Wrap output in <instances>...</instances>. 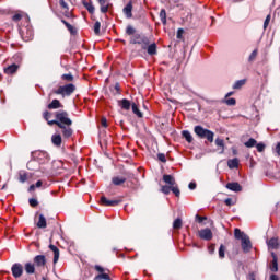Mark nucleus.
I'll return each mask as SVG.
<instances>
[{
  "label": "nucleus",
  "instance_id": "nucleus-13",
  "mask_svg": "<svg viewBox=\"0 0 280 280\" xmlns=\"http://www.w3.org/2000/svg\"><path fill=\"white\" fill-rule=\"evenodd\" d=\"M126 19H132V1H129L122 9Z\"/></svg>",
  "mask_w": 280,
  "mask_h": 280
},
{
  "label": "nucleus",
  "instance_id": "nucleus-59",
  "mask_svg": "<svg viewBox=\"0 0 280 280\" xmlns=\"http://www.w3.org/2000/svg\"><path fill=\"white\" fill-rule=\"evenodd\" d=\"M95 270H97V272H104V268L100 265L95 266Z\"/></svg>",
  "mask_w": 280,
  "mask_h": 280
},
{
  "label": "nucleus",
  "instance_id": "nucleus-22",
  "mask_svg": "<svg viewBox=\"0 0 280 280\" xmlns=\"http://www.w3.org/2000/svg\"><path fill=\"white\" fill-rule=\"evenodd\" d=\"M51 142H52L54 145H56L57 148H60V145H62V136H60V133L54 135V136L51 137Z\"/></svg>",
  "mask_w": 280,
  "mask_h": 280
},
{
  "label": "nucleus",
  "instance_id": "nucleus-45",
  "mask_svg": "<svg viewBox=\"0 0 280 280\" xmlns=\"http://www.w3.org/2000/svg\"><path fill=\"white\" fill-rule=\"evenodd\" d=\"M101 27H102V24L100 23V21L95 22V24H94V33H95L96 35L100 34V28H101Z\"/></svg>",
  "mask_w": 280,
  "mask_h": 280
},
{
  "label": "nucleus",
  "instance_id": "nucleus-8",
  "mask_svg": "<svg viewBox=\"0 0 280 280\" xmlns=\"http://www.w3.org/2000/svg\"><path fill=\"white\" fill-rule=\"evenodd\" d=\"M272 261L269 266L271 272H279V258L277 257L275 252H271Z\"/></svg>",
  "mask_w": 280,
  "mask_h": 280
},
{
  "label": "nucleus",
  "instance_id": "nucleus-44",
  "mask_svg": "<svg viewBox=\"0 0 280 280\" xmlns=\"http://www.w3.org/2000/svg\"><path fill=\"white\" fill-rule=\"evenodd\" d=\"M224 102L228 106H235V104H237V101H235V98H225Z\"/></svg>",
  "mask_w": 280,
  "mask_h": 280
},
{
  "label": "nucleus",
  "instance_id": "nucleus-64",
  "mask_svg": "<svg viewBox=\"0 0 280 280\" xmlns=\"http://www.w3.org/2000/svg\"><path fill=\"white\" fill-rule=\"evenodd\" d=\"M35 187H43V182L42 180H37L35 184Z\"/></svg>",
  "mask_w": 280,
  "mask_h": 280
},
{
  "label": "nucleus",
  "instance_id": "nucleus-56",
  "mask_svg": "<svg viewBox=\"0 0 280 280\" xmlns=\"http://www.w3.org/2000/svg\"><path fill=\"white\" fill-rule=\"evenodd\" d=\"M208 252L210 253V255H213V253H215V245H210L208 247Z\"/></svg>",
  "mask_w": 280,
  "mask_h": 280
},
{
  "label": "nucleus",
  "instance_id": "nucleus-15",
  "mask_svg": "<svg viewBox=\"0 0 280 280\" xmlns=\"http://www.w3.org/2000/svg\"><path fill=\"white\" fill-rule=\"evenodd\" d=\"M61 135L63 139H70V137L73 135V129H71V126L61 127Z\"/></svg>",
  "mask_w": 280,
  "mask_h": 280
},
{
  "label": "nucleus",
  "instance_id": "nucleus-53",
  "mask_svg": "<svg viewBox=\"0 0 280 280\" xmlns=\"http://www.w3.org/2000/svg\"><path fill=\"white\" fill-rule=\"evenodd\" d=\"M59 4L63 10H69V4H67L65 0H59Z\"/></svg>",
  "mask_w": 280,
  "mask_h": 280
},
{
  "label": "nucleus",
  "instance_id": "nucleus-16",
  "mask_svg": "<svg viewBox=\"0 0 280 280\" xmlns=\"http://www.w3.org/2000/svg\"><path fill=\"white\" fill-rule=\"evenodd\" d=\"M147 54L149 55V56H156V54H158V47H156V43H149V45L147 46Z\"/></svg>",
  "mask_w": 280,
  "mask_h": 280
},
{
  "label": "nucleus",
  "instance_id": "nucleus-23",
  "mask_svg": "<svg viewBox=\"0 0 280 280\" xmlns=\"http://www.w3.org/2000/svg\"><path fill=\"white\" fill-rule=\"evenodd\" d=\"M112 183H113V185H116V186L124 185V183H126V177L115 176L112 178Z\"/></svg>",
  "mask_w": 280,
  "mask_h": 280
},
{
  "label": "nucleus",
  "instance_id": "nucleus-6",
  "mask_svg": "<svg viewBox=\"0 0 280 280\" xmlns=\"http://www.w3.org/2000/svg\"><path fill=\"white\" fill-rule=\"evenodd\" d=\"M32 156L35 161H38V163H45V161H47V159L49 158L47 152L44 151H35L32 153Z\"/></svg>",
  "mask_w": 280,
  "mask_h": 280
},
{
  "label": "nucleus",
  "instance_id": "nucleus-9",
  "mask_svg": "<svg viewBox=\"0 0 280 280\" xmlns=\"http://www.w3.org/2000/svg\"><path fill=\"white\" fill-rule=\"evenodd\" d=\"M121 200L119 199H114V200H108L106 197H101V203L104 205V207H117Z\"/></svg>",
  "mask_w": 280,
  "mask_h": 280
},
{
  "label": "nucleus",
  "instance_id": "nucleus-4",
  "mask_svg": "<svg viewBox=\"0 0 280 280\" xmlns=\"http://www.w3.org/2000/svg\"><path fill=\"white\" fill-rule=\"evenodd\" d=\"M131 43L133 45H140L142 49H145V48H148V45L150 43V37H148L145 35H141V34H136L131 38Z\"/></svg>",
  "mask_w": 280,
  "mask_h": 280
},
{
  "label": "nucleus",
  "instance_id": "nucleus-49",
  "mask_svg": "<svg viewBox=\"0 0 280 280\" xmlns=\"http://www.w3.org/2000/svg\"><path fill=\"white\" fill-rule=\"evenodd\" d=\"M270 19H271L270 15H267V16H266V20H265V22H264V30H267V28H268V25H270Z\"/></svg>",
  "mask_w": 280,
  "mask_h": 280
},
{
  "label": "nucleus",
  "instance_id": "nucleus-17",
  "mask_svg": "<svg viewBox=\"0 0 280 280\" xmlns=\"http://www.w3.org/2000/svg\"><path fill=\"white\" fill-rule=\"evenodd\" d=\"M49 248L54 253V264H58V260L60 259V249H58L56 245H49Z\"/></svg>",
  "mask_w": 280,
  "mask_h": 280
},
{
  "label": "nucleus",
  "instance_id": "nucleus-48",
  "mask_svg": "<svg viewBox=\"0 0 280 280\" xmlns=\"http://www.w3.org/2000/svg\"><path fill=\"white\" fill-rule=\"evenodd\" d=\"M43 117H44V119H45V120L48 122V125H49V121H51V120H49V118L51 117V113H49V112H44Z\"/></svg>",
  "mask_w": 280,
  "mask_h": 280
},
{
  "label": "nucleus",
  "instance_id": "nucleus-39",
  "mask_svg": "<svg viewBox=\"0 0 280 280\" xmlns=\"http://www.w3.org/2000/svg\"><path fill=\"white\" fill-rule=\"evenodd\" d=\"M182 226H183V220L176 219V220L173 222V229H180Z\"/></svg>",
  "mask_w": 280,
  "mask_h": 280
},
{
  "label": "nucleus",
  "instance_id": "nucleus-28",
  "mask_svg": "<svg viewBox=\"0 0 280 280\" xmlns=\"http://www.w3.org/2000/svg\"><path fill=\"white\" fill-rule=\"evenodd\" d=\"M182 137H184V139H185L188 143H191V141H194V137L191 136V132H189L188 130L182 131Z\"/></svg>",
  "mask_w": 280,
  "mask_h": 280
},
{
  "label": "nucleus",
  "instance_id": "nucleus-46",
  "mask_svg": "<svg viewBox=\"0 0 280 280\" xmlns=\"http://www.w3.org/2000/svg\"><path fill=\"white\" fill-rule=\"evenodd\" d=\"M172 191V186H162V192L167 195Z\"/></svg>",
  "mask_w": 280,
  "mask_h": 280
},
{
  "label": "nucleus",
  "instance_id": "nucleus-36",
  "mask_svg": "<svg viewBox=\"0 0 280 280\" xmlns=\"http://www.w3.org/2000/svg\"><path fill=\"white\" fill-rule=\"evenodd\" d=\"M19 180H20V183H26L27 182V173L26 172H20L19 173Z\"/></svg>",
  "mask_w": 280,
  "mask_h": 280
},
{
  "label": "nucleus",
  "instance_id": "nucleus-35",
  "mask_svg": "<svg viewBox=\"0 0 280 280\" xmlns=\"http://www.w3.org/2000/svg\"><path fill=\"white\" fill-rule=\"evenodd\" d=\"M215 145H218V148H221V153L224 152V140L222 138L215 139Z\"/></svg>",
  "mask_w": 280,
  "mask_h": 280
},
{
  "label": "nucleus",
  "instance_id": "nucleus-57",
  "mask_svg": "<svg viewBox=\"0 0 280 280\" xmlns=\"http://www.w3.org/2000/svg\"><path fill=\"white\" fill-rule=\"evenodd\" d=\"M196 219L198 220L199 224L205 222V220H207V217H200V215H196Z\"/></svg>",
  "mask_w": 280,
  "mask_h": 280
},
{
  "label": "nucleus",
  "instance_id": "nucleus-10",
  "mask_svg": "<svg viewBox=\"0 0 280 280\" xmlns=\"http://www.w3.org/2000/svg\"><path fill=\"white\" fill-rule=\"evenodd\" d=\"M241 246L245 253H249L250 248H253V244L250 243V238L248 236H244L241 241Z\"/></svg>",
  "mask_w": 280,
  "mask_h": 280
},
{
  "label": "nucleus",
  "instance_id": "nucleus-43",
  "mask_svg": "<svg viewBox=\"0 0 280 280\" xmlns=\"http://www.w3.org/2000/svg\"><path fill=\"white\" fill-rule=\"evenodd\" d=\"M171 191H173V194H175L177 198L180 196V189H178V186H176V184L171 187Z\"/></svg>",
  "mask_w": 280,
  "mask_h": 280
},
{
  "label": "nucleus",
  "instance_id": "nucleus-26",
  "mask_svg": "<svg viewBox=\"0 0 280 280\" xmlns=\"http://www.w3.org/2000/svg\"><path fill=\"white\" fill-rule=\"evenodd\" d=\"M38 229H47V219H45V215L39 214V220L37 222Z\"/></svg>",
  "mask_w": 280,
  "mask_h": 280
},
{
  "label": "nucleus",
  "instance_id": "nucleus-37",
  "mask_svg": "<svg viewBox=\"0 0 280 280\" xmlns=\"http://www.w3.org/2000/svg\"><path fill=\"white\" fill-rule=\"evenodd\" d=\"M94 279L95 280H110V276H108V273H100Z\"/></svg>",
  "mask_w": 280,
  "mask_h": 280
},
{
  "label": "nucleus",
  "instance_id": "nucleus-63",
  "mask_svg": "<svg viewBox=\"0 0 280 280\" xmlns=\"http://www.w3.org/2000/svg\"><path fill=\"white\" fill-rule=\"evenodd\" d=\"M276 152H277V154H279V156H280V142L277 144V147H276Z\"/></svg>",
  "mask_w": 280,
  "mask_h": 280
},
{
  "label": "nucleus",
  "instance_id": "nucleus-62",
  "mask_svg": "<svg viewBox=\"0 0 280 280\" xmlns=\"http://www.w3.org/2000/svg\"><path fill=\"white\" fill-rule=\"evenodd\" d=\"M270 280H279V276L272 273V275L270 276Z\"/></svg>",
  "mask_w": 280,
  "mask_h": 280
},
{
  "label": "nucleus",
  "instance_id": "nucleus-20",
  "mask_svg": "<svg viewBox=\"0 0 280 280\" xmlns=\"http://www.w3.org/2000/svg\"><path fill=\"white\" fill-rule=\"evenodd\" d=\"M118 106H120L122 110H128L130 106H132V104H130V101H128V98H122L118 101Z\"/></svg>",
  "mask_w": 280,
  "mask_h": 280
},
{
  "label": "nucleus",
  "instance_id": "nucleus-34",
  "mask_svg": "<svg viewBox=\"0 0 280 280\" xmlns=\"http://www.w3.org/2000/svg\"><path fill=\"white\" fill-rule=\"evenodd\" d=\"M61 23H63V25H66L67 30L70 32V34H75V28L73 27V25L69 24V22L61 20Z\"/></svg>",
  "mask_w": 280,
  "mask_h": 280
},
{
  "label": "nucleus",
  "instance_id": "nucleus-14",
  "mask_svg": "<svg viewBox=\"0 0 280 280\" xmlns=\"http://www.w3.org/2000/svg\"><path fill=\"white\" fill-rule=\"evenodd\" d=\"M16 71H19V65H16V63H13V65L4 68V73L7 75H14V73H16Z\"/></svg>",
  "mask_w": 280,
  "mask_h": 280
},
{
  "label": "nucleus",
  "instance_id": "nucleus-52",
  "mask_svg": "<svg viewBox=\"0 0 280 280\" xmlns=\"http://www.w3.org/2000/svg\"><path fill=\"white\" fill-rule=\"evenodd\" d=\"M257 58V50H254L250 55H249V62H253V60H255Z\"/></svg>",
  "mask_w": 280,
  "mask_h": 280
},
{
  "label": "nucleus",
  "instance_id": "nucleus-30",
  "mask_svg": "<svg viewBox=\"0 0 280 280\" xmlns=\"http://www.w3.org/2000/svg\"><path fill=\"white\" fill-rule=\"evenodd\" d=\"M248 235L244 234V232L240 231V229H235L234 230V237H236V240H243V237H247Z\"/></svg>",
  "mask_w": 280,
  "mask_h": 280
},
{
  "label": "nucleus",
  "instance_id": "nucleus-42",
  "mask_svg": "<svg viewBox=\"0 0 280 280\" xmlns=\"http://www.w3.org/2000/svg\"><path fill=\"white\" fill-rule=\"evenodd\" d=\"M226 252V247H224V245H220L219 248V257L220 259H224V253Z\"/></svg>",
  "mask_w": 280,
  "mask_h": 280
},
{
  "label": "nucleus",
  "instance_id": "nucleus-1",
  "mask_svg": "<svg viewBox=\"0 0 280 280\" xmlns=\"http://www.w3.org/2000/svg\"><path fill=\"white\" fill-rule=\"evenodd\" d=\"M49 126H58L59 128H65L67 126H71L73 121L69 118V114L67 112H57L56 120L48 121Z\"/></svg>",
  "mask_w": 280,
  "mask_h": 280
},
{
  "label": "nucleus",
  "instance_id": "nucleus-21",
  "mask_svg": "<svg viewBox=\"0 0 280 280\" xmlns=\"http://www.w3.org/2000/svg\"><path fill=\"white\" fill-rule=\"evenodd\" d=\"M24 269L26 275H34L36 272V267L32 262H26Z\"/></svg>",
  "mask_w": 280,
  "mask_h": 280
},
{
  "label": "nucleus",
  "instance_id": "nucleus-25",
  "mask_svg": "<svg viewBox=\"0 0 280 280\" xmlns=\"http://www.w3.org/2000/svg\"><path fill=\"white\" fill-rule=\"evenodd\" d=\"M163 180H164V183H166V185H170L171 187L176 185V179H174V177L172 175H164Z\"/></svg>",
  "mask_w": 280,
  "mask_h": 280
},
{
  "label": "nucleus",
  "instance_id": "nucleus-2",
  "mask_svg": "<svg viewBox=\"0 0 280 280\" xmlns=\"http://www.w3.org/2000/svg\"><path fill=\"white\" fill-rule=\"evenodd\" d=\"M195 135H198L200 139H207L210 143H213V137L215 133L209 129H205L202 126L195 127Z\"/></svg>",
  "mask_w": 280,
  "mask_h": 280
},
{
  "label": "nucleus",
  "instance_id": "nucleus-18",
  "mask_svg": "<svg viewBox=\"0 0 280 280\" xmlns=\"http://www.w3.org/2000/svg\"><path fill=\"white\" fill-rule=\"evenodd\" d=\"M226 189H230V191H242V186L240 185V183H228L226 184Z\"/></svg>",
  "mask_w": 280,
  "mask_h": 280
},
{
  "label": "nucleus",
  "instance_id": "nucleus-11",
  "mask_svg": "<svg viewBox=\"0 0 280 280\" xmlns=\"http://www.w3.org/2000/svg\"><path fill=\"white\" fill-rule=\"evenodd\" d=\"M33 261L37 268H43L45 264H47V258L45 255H37L34 257Z\"/></svg>",
  "mask_w": 280,
  "mask_h": 280
},
{
  "label": "nucleus",
  "instance_id": "nucleus-29",
  "mask_svg": "<svg viewBox=\"0 0 280 280\" xmlns=\"http://www.w3.org/2000/svg\"><path fill=\"white\" fill-rule=\"evenodd\" d=\"M83 5L90 14H95V7L93 5V2H83Z\"/></svg>",
  "mask_w": 280,
  "mask_h": 280
},
{
  "label": "nucleus",
  "instance_id": "nucleus-24",
  "mask_svg": "<svg viewBox=\"0 0 280 280\" xmlns=\"http://www.w3.org/2000/svg\"><path fill=\"white\" fill-rule=\"evenodd\" d=\"M49 110H56V108H62V104H60V101L52 100L50 104H48Z\"/></svg>",
  "mask_w": 280,
  "mask_h": 280
},
{
  "label": "nucleus",
  "instance_id": "nucleus-32",
  "mask_svg": "<svg viewBox=\"0 0 280 280\" xmlns=\"http://www.w3.org/2000/svg\"><path fill=\"white\" fill-rule=\"evenodd\" d=\"M160 19H161V22L163 23V25H165V23H167V12L165 11V9H162L160 11Z\"/></svg>",
  "mask_w": 280,
  "mask_h": 280
},
{
  "label": "nucleus",
  "instance_id": "nucleus-60",
  "mask_svg": "<svg viewBox=\"0 0 280 280\" xmlns=\"http://www.w3.org/2000/svg\"><path fill=\"white\" fill-rule=\"evenodd\" d=\"M21 19H22L21 14L13 15V21H21Z\"/></svg>",
  "mask_w": 280,
  "mask_h": 280
},
{
  "label": "nucleus",
  "instance_id": "nucleus-7",
  "mask_svg": "<svg viewBox=\"0 0 280 280\" xmlns=\"http://www.w3.org/2000/svg\"><path fill=\"white\" fill-rule=\"evenodd\" d=\"M11 272L14 277V279H19L20 277L23 276V265L16 262L12 266Z\"/></svg>",
  "mask_w": 280,
  "mask_h": 280
},
{
  "label": "nucleus",
  "instance_id": "nucleus-55",
  "mask_svg": "<svg viewBox=\"0 0 280 280\" xmlns=\"http://www.w3.org/2000/svg\"><path fill=\"white\" fill-rule=\"evenodd\" d=\"M183 34H185V31L183 28L177 30V38H183Z\"/></svg>",
  "mask_w": 280,
  "mask_h": 280
},
{
  "label": "nucleus",
  "instance_id": "nucleus-33",
  "mask_svg": "<svg viewBox=\"0 0 280 280\" xmlns=\"http://www.w3.org/2000/svg\"><path fill=\"white\" fill-rule=\"evenodd\" d=\"M245 148H255L257 145V140L250 138L247 142L244 143Z\"/></svg>",
  "mask_w": 280,
  "mask_h": 280
},
{
  "label": "nucleus",
  "instance_id": "nucleus-19",
  "mask_svg": "<svg viewBox=\"0 0 280 280\" xmlns=\"http://www.w3.org/2000/svg\"><path fill=\"white\" fill-rule=\"evenodd\" d=\"M228 167L230 170H237V167H240V159L234 158L232 160L228 161Z\"/></svg>",
  "mask_w": 280,
  "mask_h": 280
},
{
  "label": "nucleus",
  "instance_id": "nucleus-54",
  "mask_svg": "<svg viewBox=\"0 0 280 280\" xmlns=\"http://www.w3.org/2000/svg\"><path fill=\"white\" fill-rule=\"evenodd\" d=\"M224 202H225V205H226L228 207H233V205H234V202H233V199H232V198H228V199H225V200H224Z\"/></svg>",
  "mask_w": 280,
  "mask_h": 280
},
{
  "label": "nucleus",
  "instance_id": "nucleus-38",
  "mask_svg": "<svg viewBox=\"0 0 280 280\" xmlns=\"http://www.w3.org/2000/svg\"><path fill=\"white\" fill-rule=\"evenodd\" d=\"M244 84H246V80H238L233 84V89H242V86H244Z\"/></svg>",
  "mask_w": 280,
  "mask_h": 280
},
{
  "label": "nucleus",
  "instance_id": "nucleus-41",
  "mask_svg": "<svg viewBox=\"0 0 280 280\" xmlns=\"http://www.w3.org/2000/svg\"><path fill=\"white\" fill-rule=\"evenodd\" d=\"M256 150L257 152H264V150H266V144H264V142H256Z\"/></svg>",
  "mask_w": 280,
  "mask_h": 280
},
{
  "label": "nucleus",
  "instance_id": "nucleus-50",
  "mask_svg": "<svg viewBox=\"0 0 280 280\" xmlns=\"http://www.w3.org/2000/svg\"><path fill=\"white\" fill-rule=\"evenodd\" d=\"M158 159L159 161H161L162 163H167V159L165 158V155L163 153H159L158 154Z\"/></svg>",
  "mask_w": 280,
  "mask_h": 280
},
{
  "label": "nucleus",
  "instance_id": "nucleus-61",
  "mask_svg": "<svg viewBox=\"0 0 280 280\" xmlns=\"http://www.w3.org/2000/svg\"><path fill=\"white\" fill-rule=\"evenodd\" d=\"M189 189L194 190L196 189V183L191 182L189 185H188Z\"/></svg>",
  "mask_w": 280,
  "mask_h": 280
},
{
  "label": "nucleus",
  "instance_id": "nucleus-47",
  "mask_svg": "<svg viewBox=\"0 0 280 280\" xmlns=\"http://www.w3.org/2000/svg\"><path fill=\"white\" fill-rule=\"evenodd\" d=\"M126 34H128V36H132V34H135V27H132L130 25L127 26Z\"/></svg>",
  "mask_w": 280,
  "mask_h": 280
},
{
  "label": "nucleus",
  "instance_id": "nucleus-58",
  "mask_svg": "<svg viewBox=\"0 0 280 280\" xmlns=\"http://www.w3.org/2000/svg\"><path fill=\"white\" fill-rule=\"evenodd\" d=\"M101 124H102L103 128L108 127V122H107L106 118H102Z\"/></svg>",
  "mask_w": 280,
  "mask_h": 280
},
{
  "label": "nucleus",
  "instance_id": "nucleus-5",
  "mask_svg": "<svg viewBox=\"0 0 280 280\" xmlns=\"http://www.w3.org/2000/svg\"><path fill=\"white\" fill-rule=\"evenodd\" d=\"M198 235H199L200 240H205L206 242L213 240V232L209 228L200 230L198 232Z\"/></svg>",
  "mask_w": 280,
  "mask_h": 280
},
{
  "label": "nucleus",
  "instance_id": "nucleus-51",
  "mask_svg": "<svg viewBox=\"0 0 280 280\" xmlns=\"http://www.w3.org/2000/svg\"><path fill=\"white\" fill-rule=\"evenodd\" d=\"M28 202H30L31 207H38V200L37 199L32 198V199L28 200Z\"/></svg>",
  "mask_w": 280,
  "mask_h": 280
},
{
  "label": "nucleus",
  "instance_id": "nucleus-12",
  "mask_svg": "<svg viewBox=\"0 0 280 280\" xmlns=\"http://www.w3.org/2000/svg\"><path fill=\"white\" fill-rule=\"evenodd\" d=\"M267 246L269 248V250H277V248H279L280 244H279V237H272L270 240L267 241Z\"/></svg>",
  "mask_w": 280,
  "mask_h": 280
},
{
  "label": "nucleus",
  "instance_id": "nucleus-40",
  "mask_svg": "<svg viewBox=\"0 0 280 280\" xmlns=\"http://www.w3.org/2000/svg\"><path fill=\"white\" fill-rule=\"evenodd\" d=\"M61 79L66 80V82H73V74H71V73L62 74Z\"/></svg>",
  "mask_w": 280,
  "mask_h": 280
},
{
  "label": "nucleus",
  "instance_id": "nucleus-27",
  "mask_svg": "<svg viewBox=\"0 0 280 280\" xmlns=\"http://www.w3.org/2000/svg\"><path fill=\"white\" fill-rule=\"evenodd\" d=\"M101 5V12L106 14L108 12V0H97Z\"/></svg>",
  "mask_w": 280,
  "mask_h": 280
},
{
  "label": "nucleus",
  "instance_id": "nucleus-31",
  "mask_svg": "<svg viewBox=\"0 0 280 280\" xmlns=\"http://www.w3.org/2000/svg\"><path fill=\"white\" fill-rule=\"evenodd\" d=\"M131 108H132V113L133 115H137V117H143V113H141V110H139V107L137 106V104H132L131 105Z\"/></svg>",
  "mask_w": 280,
  "mask_h": 280
},
{
  "label": "nucleus",
  "instance_id": "nucleus-3",
  "mask_svg": "<svg viewBox=\"0 0 280 280\" xmlns=\"http://www.w3.org/2000/svg\"><path fill=\"white\" fill-rule=\"evenodd\" d=\"M75 92V85L70 83L66 85L59 86L56 91V95H62V97H69L71 94Z\"/></svg>",
  "mask_w": 280,
  "mask_h": 280
}]
</instances>
